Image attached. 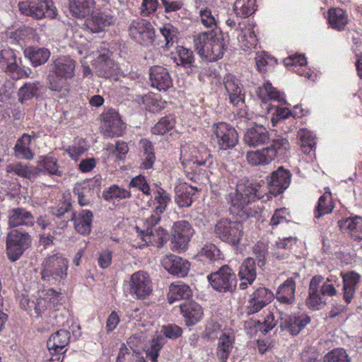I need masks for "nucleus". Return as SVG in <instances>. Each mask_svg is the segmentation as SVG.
<instances>
[{
  "instance_id": "nucleus-25",
  "label": "nucleus",
  "mask_w": 362,
  "mask_h": 362,
  "mask_svg": "<svg viewBox=\"0 0 362 362\" xmlns=\"http://www.w3.org/2000/svg\"><path fill=\"white\" fill-rule=\"evenodd\" d=\"M149 80L151 87L159 91H166L173 86V79L168 70L163 66L156 65L150 68Z\"/></svg>"
},
{
  "instance_id": "nucleus-19",
  "label": "nucleus",
  "mask_w": 362,
  "mask_h": 362,
  "mask_svg": "<svg viewBox=\"0 0 362 362\" xmlns=\"http://www.w3.org/2000/svg\"><path fill=\"white\" fill-rule=\"evenodd\" d=\"M223 85L228 97L229 103L240 107L245 103V90L240 81L233 75L227 74L223 79Z\"/></svg>"
},
{
  "instance_id": "nucleus-38",
  "label": "nucleus",
  "mask_w": 362,
  "mask_h": 362,
  "mask_svg": "<svg viewBox=\"0 0 362 362\" xmlns=\"http://www.w3.org/2000/svg\"><path fill=\"white\" fill-rule=\"evenodd\" d=\"M115 22L114 17L105 12H100L86 19L84 25L90 31L94 33L103 31L106 27L112 25Z\"/></svg>"
},
{
  "instance_id": "nucleus-27",
  "label": "nucleus",
  "mask_w": 362,
  "mask_h": 362,
  "mask_svg": "<svg viewBox=\"0 0 362 362\" xmlns=\"http://www.w3.org/2000/svg\"><path fill=\"white\" fill-rule=\"evenodd\" d=\"M271 135L272 134L264 126L255 124L247 129L243 140L247 146L256 148L267 144L270 141Z\"/></svg>"
},
{
  "instance_id": "nucleus-55",
  "label": "nucleus",
  "mask_w": 362,
  "mask_h": 362,
  "mask_svg": "<svg viewBox=\"0 0 362 362\" xmlns=\"http://www.w3.org/2000/svg\"><path fill=\"white\" fill-rule=\"evenodd\" d=\"M166 343V340L162 335L153 337L150 342V347L146 351V356L151 362H157L160 350Z\"/></svg>"
},
{
  "instance_id": "nucleus-31",
  "label": "nucleus",
  "mask_w": 362,
  "mask_h": 362,
  "mask_svg": "<svg viewBox=\"0 0 362 362\" xmlns=\"http://www.w3.org/2000/svg\"><path fill=\"white\" fill-rule=\"evenodd\" d=\"M233 333L222 332L218 339L216 355L219 362H227L235 346Z\"/></svg>"
},
{
  "instance_id": "nucleus-58",
  "label": "nucleus",
  "mask_w": 362,
  "mask_h": 362,
  "mask_svg": "<svg viewBox=\"0 0 362 362\" xmlns=\"http://www.w3.org/2000/svg\"><path fill=\"white\" fill-rule=\"evenodd\" d=\"M322 362H351V358L344 348H335L323 356Z\"/></svg>"
},
{
  "instance_id": "nucleus-36",
  "label": "nucleus",
  "mask_w": 362,
  "mask_h": 362,
  "mask_svg": "<svg viewBox=\"0 0 362 362\" xmlns=\"http://www.w3.org/2000/svg\"><path fill=\"white\" fill-rule=\"evenodd\" d=\"M95 0H69V11L74 18L82 19L93 14Z\"/></svg>"
},
{
  "instance_id": "nucleus-52",
  "label": "nucleus",
  "mask_w": 362,
  "mask_h": 362,
  "mask_svg": "<svg viewBox=\"0 0 362 362\" xmlns=\"http://www.w3.org/2000/svg\"><path fill=\"white\" fill-rule=\"evenodd\" d=\"M255 63L257 69L262 74H265L269 71L276 64V60L266 54L265 52H258L255 57Z\"/></svg>"
},
{
  "instance_id": "nucleus-24",
  "label": "nucleus",
  "mask_w": 362,
  "mask_h": 362,
  "mask_svg": "<svg viewBox=\"0 0 362 362\" xmlns=\"http://www.w3.org/2000/svg\"><path fill=\"white\" fill-rule=\"evenodd\" d=\"M297 277H299L298 273H294L293 276L288 278L279 286L275 298L281 304L291 305L295 303Z\"/></svg>"
},
{
  "instance_id": "nucleus-40",
  "label": "nucleus",
  "mask_w": 362,
  "mask_h": 362,
  "mask_svg": "<svg viewBox=\"0 0 362 362\" xmlns=\"http://www.w3.org/2000/svg\"><path fill=\"white\" fill-rule=\"evenodd\" d=\"M257 97L264 103H267L270 100H274L279 103L285 102L284 93L279 92L274 88L269 81H266L256 90Z\"/></svg>"
},
{
  "instance_id": "nucleus-22",
  "label": "nucleus",
  "mask_w": 362,
  "mask_h": 362,
  "mask_svg": "<svg viewBox=\"0 0 362 362\" xmlns=\"http://www.w3.org/2000/svg\"><path fill=\"white\" fill-rule=\"evenodd\" d=\"M291 175L289 170L279 167L268 178V189L270 194L277 196L283 193L291 183Z\"/></svg>"
},
{
  "instance_id": "nucleus-14",
  "label": "nucleus",
  "mask_w": 362,
  "mask_h": 362,
  "mask_svg": "<svg viewBox=\"0 0 362 362\" xmlns=\"http://www.w3.org/2000/svg\"><path fill=\"white\" fill-rule=\"evenodd\" d=\"M100 188L101 178L94 177L92 179L76 183L73 192L75 195H77L78 204L84 206L89 205L93 201Z\"/></svg>"
},
{
  "instance_id": "nucleus-53",
  "label": "nucleus",
  "mask_w": 362,
  "mask_h": 362,
  "mask_svg": "<svg viewBox=\"0 0 362 362\" xmlns=\"http://www.w3.org/2000/svg\"><path fill=\"white\" fill-rule=\"evenodd\" d=\"M146 109L151 112H158L165 107L166 102L154 93H148L143 97Z\"/></svg>"
},
{
  "instance_id": "nucleus-11",
  "label": "nucleus",
  "mask_w": 362,
  "mask_h": 362,
  "mask_svg": "<svg viewBox=\"0 0 362 362\" xmlns=\"http://www.w3.org/2000/svg\"><path fill=\"white\" fill-rule=\"evenodd\" d=\"M128 31L131 39L144 46L152 45L155 40V29L151 23L145 19L133 20Z\"/></svg>"
},
{
  "instance_id": "nucleus-39",
  "label": "nucleus",
  "mask_w": 362,
  "mask_h": 362,
  "mask_svg": "<svg viewBox=\"0 0 362 362\" xmlns=\"http://www.w3.org/2000/svg\"><path fill=\"white\" fill-rule=\"evenodd\" d=\"M192 296V291L189 286L183 281H176L170 284L167 294L168 301L172 304L175 301L189 299Z\"/></svg>"
},
{
  "instance_id": "nucleus-34",
  "label": "nucleus",
  "mask_w": 362,
  "mask_h": 362,
  "mask_svg": "<svg viewBox=\"0 0 362 362\" xmlns=\"http://www.w3.org/2000/svg\"><path fill=\"white\" fill-rule=\"evenodd\" d=\"M338 226L344 233L350 235L355 240L362 239V217L350 216L338 221Z\"/></svg>"
},
{
  "instance_id": "nucleus-42",
  "label": "nucleus",
  "mask_w": 362,
  "mask_h": 362,
  "mask_svg": "<svg viewBox=\"0 0 362 362\" xmlns=\"http://www.w3.org/2000/svg\"><path fill=\"white\" fill-rule=\"evenodd\" d=\"M44 169H45V158L39 162V165L36 168L23 165L21 163H12L6 166L7 173H13L14 174L24 178H30L32 175L37 173L36 171L37 170L38 171H42Z\"/></svg>"
},
{
  "instance_id": "nucleus-41",
  "label": "nucleus",
  "mask_w": 362,
  "mask_h": 362,
  "mask_svg": "<svg viewBox=\"0 0 362 362\" xmlns=\"http://www.w3.org/2000/svg\"><path fill=\"white\" fill-rule=\"evenodd\" d=\"M34 223V217L28 211L22 208L13 209L8 214V225L12 227L20 226H32Z\"/></svg>"
},
{
  "instance_id": "nucleus-6",
  "label": "nucleus",
  "mask_w": 362,
  "mask_h": 362,
  "mask_svg": "<svg viewBox=\"0 0 362 362\" xmlns=\"http://www.w3.org/2000/svg\"><path fill=\"white\" fill-rule=\"evenodd\" d=\"M214 233L216 238L222 242L236 247L243 236V226L241 222L221 218L214 226Z\"/></svg>"
},
{
  "instance_id": "nucleus-57",
  "label": "nucleus",
  "mask_w": 362,
  "mask_h": 362,
  "mask_svg": "<svg viewBox=\"0 0 362 362\" xmlns=\"http://www.w3.org/2000/svg\"><path fill=\"white\" fill-rule=\"evenodd\" d=\"M88 146L86 140L78 139H75L73 144L66 148V151L71 159L76 161L88 150Z\"/></svg>"
},
{
  "instance_id": "nucleus-2",
  "label": "nucleus",
  "mask_w": 362,
  "mask_h": 362,
  "mask_svg": "<svg viewBox=\"0 0 362 362\" xmlns=\"http://www.w3.org/2000/svg\"><path fill=\"white\" fill-rule=\"evenodd\" d=\"M212 156L205 145L185 144L180 150V161L187 178L194 182L200 180L202 166L211 164Z\"/></svg>"
},
{
  "instance_id": "nucleus-9",
  "label": "nucleus",
  "mask_w": 362,
  "mask_h": 362,
  "mask_svg": "<svg viewBox=\"0 0 362 362\" xmlns=\"http://www.w3.org/2000/svg\"><path fill=\"white\" fill-rule=\"evenodd\" d=\"M31 239L28 233L13 229L7 234L6 252L11 262L18 260L30 246Z\"/></svg>"
},
{
  "instance_id": "nucleus-21",
  "label": "nucleus",
  "mask_w": 362,
  "mask_h": 362,
  "mask_svg": "<svg viewBox=\"0 0 362 362\" xmlns=\"http://www.w3.org/2000/svg\"><path fill=\"white\" fill-rule=\"evenodd\" d=\"M340 277L342 279L343 299L346 304H349L355 298L361 281V275L356 271L351 270L341 272Z\"/></svg>"
},
{
  "instance_id": "nucleus-18",
  "label": "nucleus",
  "mask_w": 362,
  "mask_h": 362,
  "mask_svg": "<svg viewBox=\"0 0 362 362\" xmlns=\"http://www.w3.org/2000/svg\"><path fill=\"white\" fill-rule=\"evenodd\" d=\"M0 64L5 66L6 72L8 73L13 79H18L28 76L30 69L21 67L17 62L14 52L11 49L0 51Z\"/></svg>"
},
{
  "instance_id": "nucleus-20",
  "label": "nucleus",
  "mask_w": 362,
  "mask_h": 362,
  "mask_svg": "<svg viewBox=\"0 0 362 362\" xmlns=\"http://www.w3.org/2000/svg\"><path fill=\"white\" fill-rule=\"evenodd\" d=\"M310 321L311 318L308 314L298 312L281 317L280 327L291 335L297 336Z\"/></svg>"
},
{
  "instance_id": "nucleus-8",
  "label": "nucleus",
  "mask_w": 362,
  "mask_h": 362,
  "mask_svg": "<svg viewBox=\"0 0 362 362\" xmlns=\"http://www.w3.org/2000/svg\"><path fill=\"white\" fill-rule=\"evenodd\" d=\"M207 279L212 288L219 293H233L237 286V276L227 264L208 275Z\"/></svg>"
},
{
  "instance_id": "nucleus-47",
  "label": "nucleus",
  "mask_w": 362,
  "mask_h": 362,
  "mask_svg": "<svg viewBox=\"0 0 362 362\" xmlns=\"http://www.w3.org/2000/svg\"><path fill=\"white\" fill-rule=\"evenodd\" d=\"M256 0H236L233 4L235 15L241 18H247L257 10Z\"/></svg>"
},
{
  "instance_id": "nucleus-15",
  "label": "nucleus",
  "mask_w": 362,
  "mask_h": 362,
  "mask_svg": "<svg viewBox=\"0 0 362 362\" xmlns=\"http://www.w3.org/2000/svg\"><path fill=\"white\" fill-rule=\"evenodd\" d=\"M194 233V230L187 221L174 223L172 228V249L175 251H184Z\"/></svg>"
},
{
  "instance_id": "nucleus-3",
  "label": "nucleus",
  "mask_w": 362,
  "mask_h": 362,
  "mask_svg": "<svg viewBox=\"0 0 362 362\" xmlns=\"http://www.w3.org/2000/svg\"><path fill=\"white\" fill-rule=\"evenodd\" d=\"M197 54L209 62H216L223 58L228 47L223 33L211 30L199 33L194 38Z\"/></svg>"
},
{
  "instance_id": "nucleus-7",
  "label": "nucleus",
  "mask_w": 362,
  "mask_h": 362,
  "mask_svg": "<svg viewBox=\"0 0 362 362\" xmlns=\"http://www.w3.org/2000/svg\"><path fill=\"white\" fill-rule=\"evenodd\" d=\"M265 192L257 183L246 182L237 185L236 192L231 199V205L238 210L243 209L250 203L263 199Z\"/></svg>"
},
{
  "instance_id": "nucleus-1",
  "label": "nucleus",
  "mask_w": 362,
  "mask_h": 362,
  "mask_svg": "<svg viewBox=\"0 0 362 362\" xmlns=\"http://www.w3.org/2000/svg\"><path fill=\"white\" fill-rule=\"evenodd\" d=\"M267 146L259 150L247 153L246 158L252 166L266 165L275 159L281 160L287 158L290 154L291 144L287 136L275 134L271 135Z\"/></svg>"
},
{
  "instance_id": "nucleus-60",
  "label": "nucleus",
  "mask_w": 362,
  "mask_h": 362,
  "mask_svg": "<svg viewBox=\"0 0 362 362\" xmlns=\"http://www.w3.org/2000/svg\"><path fill=\"white\" fill-rule=\"evenodd\" d=\"M199 16L202 24L205 28L214 30L217 27V15L214 14L212 11L208 7L202 8L199 11Z\"/></svg>"
},
{
  "instance_id": "nucleus-59",
  "label": "nucleus",
  "mask_w": 362,
  "mask_h": 362,
  "mask_svg": "<svg viewBox=\"0 0 362 362\" xmlns=\"http://www.w3.org/2000/svg\"><path fill=\"white\" fill-rule=\"evenodd\" d=\"M334 285H337V286H339V278L335 275L330 274L327 277L325 281L323 282L320 286V289H319L321 295L329 297L336 296L337 291Z\"/></svg>"
},
{
  "instance_id": "nucleus-35",
  "label": "nucleus",
  "mask_w": 362,
  "mask_h": 362,
  "mask_svg": "<svg viewBox=\"0 0 362 362\" xmlns=\"http://www.w3.org/2000/svg\"><path fill=\"white\" fill-rule=\"evenodd\" d=\"M93 218V214L90 210H82L78 214L72 212L68 221H73L76 230L86 235L90 233Z\"/></svg>"
},
{
  "instance_id": "nucleus-49",
  "label": "nucleus",
  "mask_w": 362,
  "mask_h": 362,
  "mask_svg": "<svg viewBox=\"0 0 362 362\" xmlns=\"http://www.w3.org/2000/svg\"><path fill=\"white\" fill-rule=\"evenodd\" d=\"M140 143L144 153L141 167L146 170L151 169L156 161L154 146L152 142L146 139H142Z\"/></svg>"
},
{
  "instance_id": "nucleus-44",
  "label": "nucleus",
  "mask_w": 362,
  "mask_h": 362,
  "mask_svg": "<svg viewBox=\"0 0 362 362\" xmlns=\"http://www.w3.org/2000/svg\"><path fill=\"white\" fill-rule=\"evenodd\" d=\"M328 22L332 28L341 30L348 23L346 12L339 8H332L328 11Z\"/></svg>"
},
{
  "instance_id": "nucleus-37",
  "label": "nucleus",
  "mask_w": 362,
  "mask_h": 362,
  "mask_svg": "<svg viewBox=\"0 0 362 362\" xmlns=\"http://www.w3.org/2000/svg\"><path fill=\"white\" fill-rule=\"evenodd\" d=\"M71 334L65 329H59L47 341V347L50 354L52 352L63 354L64 349L69 344Z\"/></svg>"
},
{
  "instance_id": "nucleus-50",
  "label": "nucleus",
  "mask_w": 362,
  "mask_h": 362,
  "mask_svg": "<svg viewBox=\"0 0 362 362\" xmlns=\"http://www.w3.org/2000/svg\"><path fill=\"white\" fill-rule=\"evenodd\" d=\"M284 63L286 66L291 67L293 71H296L294 68H298L296 71L300 76H304L305 77L310 78V74L309 71H300V70L303 69L307 64V59L305 56L303 54H292L284 59Z\"/></svg>"
},
{
  "instance_id": "nucleus-30",
  "label": "nucleus",
  "mask_w": 362,
  "mask_h": 362,
  "mask_svg": "<svg viewBox=\"0 0 362 362\" xmlns=\"http://www.w3.org/2000/svg\"><path fill=\"white\" fill-rule=\"evenodd\" d=\"M199 189L186 182L180 183L175 187V202L179 207H189L197 198Z\"/></svg>"
},
{
  "instance_id": "nucleus-43",
  "label": "nucleus",
  "mask_w": 362,
  "mask_h": 362,
  "mask_svg": "<svg viewBox=\"0 0 362 362\" xmlns=\"http://www.w3.org/2000/svg\"><path fill=\"white\" fill-rule=\"evenodd\" d=\"M334 204L331 192H325L318 199L314 209V218L319 219L322 216L330 214L333 211Z\"/></svg>"
},
{
  "instance_id": "nucleus-26",
  "label": "nucleus",
  "mask_w": 362,
  "mask_h": 362,
  "mask_svg": "<svg viewBox=\"0 0 362 362\" xmlns=\"http://www.w3.org/2000/svg\"><path fill=\"white\" fill-rule=\"evenodd\" d=\"M255 26L256 25L250 21L238 24L237 30H239L241 33L238 35V39L240 47L245 51L256 48L259 42L255 31Z\"/></svg>"
},
{
  "instance_id": "nucleus-13",
  "label": "nucleus",
  "mask_w": 362,
  "mask_h": 362,
  "mask_svg": "<svg viewBox=\"0 0 362 362\" xmlns=\"http://www.w3.org/2000/svg\"><path fill=\"white\" fill-rule=\"evenodd\" d=\"M100 117L105 136L119 137L124 134L126 124L122 120L119 112L113 109H110L104 111Z\"/></svg>"
},
{
  "instance_id": "nucleus-45",
  "label": "nucleus",
  "mask_w": 362,
  "mask_h": 362,
  "mask_svg": "<svg viewBox=\"0 0 362 362\" xmlns=\"http://www.w3.org/2000/svg\"><path fill=\"white\" fill-rule=\"evenodd\" d=\"M172 54H173V59L177 65L185 68H191L194 66V56L191 49L178 46L176 48V52Z\"/></svg>"
},
{
  "instance_id": "nucleus-4",
  "label": "nucleus",
  "mask_w": 362,
  "mask_h": 362,
  "mask_svg": "<svg viewBox=\"0 0 362 362\" xmlns=\"http://www.w3.org/2000/svg\"><path fill=\"white\" fill-rule=\"evenodd\" d=\"M76 61L68 56L56 59L52 64L51 74L49 76V88L55 91H60L66 86L67 80L74 76Z\"/></svg>"
},
{
  "instance_id": "nucleus-64",
  "label": "nucleus",
  "mask_w": 362,
  "mask_h": 362,
  "mask_svg": "<svg viewBox=\"0 0 362 362\" xmlns=\"http://www.w3.org/2000/svg\"><path fill=\"white\" fill-rule=\"evenodd\" d=\"M199 255L205 257L211 262H214L223 258V255L219 248L213 243L205 245L200 250Z\"/></svg>"
},
{
  "instance_id": "nucleus-10",
  "label": "nucleus",
  "mask_w": 362,
  "mask_h": 362,
  "mask_svg": "<svg viewBox=\"0 0 362 362\" xmlns=\"http://www.w3.org/2000/svg\"><path fill=\"white\" fill-rule=\"evenodd\" d=\"M135 228L139 238V240L136 239L132 241V245L135 248L143 249L148 246L160 248L168 240V233L162 227H159L155 230H141L139 226H136Z\"/></svg>"
},
{
  "instance_id": "nucleus-29",
  "label": "nucleus",
  "mask_w": 362,
  "mask_h": 362,
  "mask_svg": "<svg viewBox=\"0 0 362 362\" xmlns=\"http://www.w3.org/2000/svg\"><path fill=\"white\" fill-rule=\"evenodd\" d=\"M238 277L240 290H245L253 284L257 277L256 263L253 257H249L243 261L239 268Z\"/></svg>"
},
{
  "instance_id": "nucleus-16",
  "label": "nucleus",
  "mask_w": 362,
  "mask_h": 362,
  "mask_svg": "<svg viewBox=\"0 0 362 362\" xmlns=\"http://www.w3.org/2000/svg\"><path fill=\"white\" fill-rule=\"evenodd\" d=\"M69 262L59 254L49 256L47 259V281L54 284L60 283L67 276Z\"/></svg>"
},
{
  "instance_id": "nucleus-23",
  "label": "nucleus",
  "mask_w": 362,
  "mask_h": 362,
  "mask_svg": "<svg viewBox=\"0 0 362 362\" xmlns=\"http://www.w3.org/2000/svg\"><path fill=\"white\" fill-rule=\"evenodd\" d=\"M161 264L170 274L179 277H185L188 274L190 264L182 257L173 255H166L161 259Z\"/></svg>"
},
{
  "instance_id": "nucleus-54",
  "label": "nucleus",
  "mask_w": 362,
  "mask_h": 362,
  "mask_svg": "<svg viewBox=\"0 0 362 362\" xmlns=\"http://www.w3.org/2000/svg\"><path fill=\"white\" fill-rule=\"evenodd\" d=\"M268 250V243L262 240L257 241L252 248V254L255 257V260L260 268L265 266Z\"/></svg>"
},
{
  "instance_id": "nucleus-12",
  "label": "nucleus",
  "mask_w": 362,
  "mask_h": 362,
  "mask_svg": "<svg viewBox=\"0 0 362 362\" xmlns=\"http://www.w3.org/2000/svg\"><path fill=\"white\" fill-rule=\"evenodd\" d=\"M129 294L136 299L145 300L153 291L149 274L144 271L134 272L129 280Z\"/></svg>"
},
{
  "instance_id": "nucleus-28",
  "label": "nucleus",
  "mask_w": 362,
  "mask_h": 362,
  "mask_svg": "<svg viewBox=\"0 0 362 362\" xmlns=\"http://www.w3.org/2000/svg\"><path fill=\"white\" fill-rule=\"evenodd\" d=\"M180 310L187 327H192L197 325L204 315L202 306L194 300L181 303Z\"/></svg>"
},
{
  "instance_id": "nucleus-56",
  "label": "nucleus",
  "mask_w": 362,
  "mask_h": 362,
  "mask_svg": "<svg viewBox=\"0 0 362 362\" xmlns=\"http://www.w3.org/2000/svg\"><path fill=\"white\" fill-rule=\"evenodd\" d=\"M175 124V117L167 115L162 117L152 128L151 132L156 135H163L173 129Z\"/></svg>"
},
{
  "instance_id": "nucleus-62",
  "label": "nucleus",
  "mask_w": 362,
  "mask_h": 362,
  "mask_svg": "<svg viewBox=\"0 0 362 362\" xmlns=\"http://www.w3.org/2000/svg\"><path fill=\"white\" fill-rule=\"evenodd\" d=\"M301 141V148L303 153L308 154L316 146L315 137L308 130H300L298 133Z\"/></svg>"
},
{
  "instance_id": "nucleus-5",
  "label": "nucleus",
  "mask_w": 362,
  "mask_h": 362,
  "mask_svg": "<svg viewBox=\"0 0 362 362\" xmlns=\"http://www.w3.org/2000/svg\"><path fill=\"white\" fill-rule=\"evenodd\" d=\"M211 142L218 151H228L235 148L239 142L236 129L230 124L219 122L211 126Z\"/></svg>"
},
{
  "instance_id": "nucleus-63",
  "label": "nucleus",
  "mask_w": 362,
  "mask_h": 362,
  "mask_svg": "<svg viewBox=\"0 0 362 362\" xmlns=\"http://www.w3.org/2000/svg\"><path fill=\"white\" fill-rule=\"evenodd\" d=\"M24 54L35 66L45 62L44 49L29 47L25 49Z\"/></svg>"
},
{
  "instance_id": "nucleus-33",
  "label": "nucleus",
  "mask_w": 362,
  "mask_h": 362,
  "mask_svg": "<svg viewBox=\"0 0 362 362\" xmlns=\"http://www.w3.org/2000/svg\"><path fill=\"white\" fill-rule=\"evenodd\" d=\"M323 276L321 275H315L310 281L308 297L306 299V304L310 310H320L323 303L322 297L319 291L320 284L323 281Z\"/></svg>"
},
{
  "instance_id": "nucleus-61",
  "label": "nucleus",
  "mask_w": 362,
  "mask_h": 362,
  "mask_svg": "<svg viewBox=\"0 0 362 362\" xmlns=\"http://www.w3.org/2000/svg\"><path fill=\"white\" fill-rule=\"evenodd\" d=\"M155 211L162 214L166 210L168 204L171 201L170 195L163 189L160 188L155 195Z\"/></svg>"
},
{
  "instance_id": "nucleus-46",
  "label": "nucleus",
  "mask_w": 362,
  "mask_h": 362,
  "mask_svg": "<svg viewBox=\"0 0 362 362\" xmlns=\"http://www.w3.org/2000/svg\"><path fill=\"white\" fill-rule=\"evenodd\" d=\"M160 33L163 40H160L161 47L168 49L173 45L178 40L179 31L177 28L171 23H166L160 28Z\"/></svg>"
},
{
  "instance_id": "nucleus-51",
  "label": "nucleus",
  "mask_w": 362,
  "mask_h": 362,
  "mask_svg": "<svg viewBox=\"0 0 362 362\" xmlns=\"http://www.w3.org/2000/svg\"><path fill=\"white\" fill-rule=\"evenodd\" d=\"M132 194L129 190L120 187L117 185H112L105 188L103 192V197L106 201L113 199L121 200L130 198Z\"/></svg>"
},
{
  "instance_id": "nucleus-17",
  "label": "nucleus",
  "mask_w": 362,
  "mask_h": 362,
  "mask_svg": "<svg viewBox=\"0 0 362 362\" xmlns=\"http://www.w3.org/2000/svg\"><path fill=\"white\" fill-rule=\"evenodd\" d=\"M274 293L265 287H258L250 296L245 306V312L250 315L255 314L269 304L274 299Z\"/></svg>"
},
{
  "instance_id": "nucleus-48",
  "label": "nucleus",
  "mask_w": 362,
  "mask_h": 362,
  "mask_svg": "<svg viewBox=\"0 0 362 362\" xmlns=\"http://www.w3.org/2000/svg\"><path fill=\"white\" fill-rule=\"evenodd\" d=\"M31 143V137L28 134H23L18 139L15 146L14 152L16 157L30 160L33 158V153L29 146Z\"/></svg>"
},
{
  "instance_id": "nucleus-32",
  "label": "nucleus",
  "mask_w": 362,
  "mask_h": 362,
  "mask_svg": "<svg viewBox=\"0 0 362 362\" xmlns=\"http://www.w3.org/2000/svg\"><path fill=\"white\" fill-rule=\"evenodd\" d=\"M98 76L109 78L117 75L118 66L110 58L109 51L100 53L95 60Z\"/></svg>"
}]
</instances>
